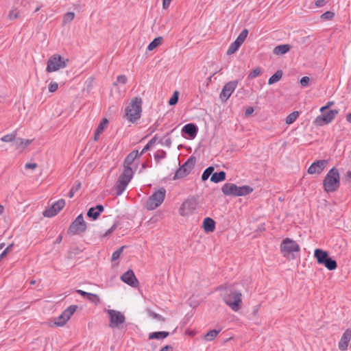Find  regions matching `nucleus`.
<instances>
[{"label": "nucleus", "mask_w": 351, "mask_h": 351, "mask_svg": "<svg viewBox=\"0 0 351 351\" xmlns=\"http://www.w3.org/2000/svg\"><path fill=\"white\" fill-rule=\"evenodd\" d=\"M340 186V176L337 169L332 168L323 180V189L326 193L337 191Z\"/></svg>", "instance_id": "obj_2"}, {"label": "nucleus", "mask_w": 351, "mask_h": 351, "mask_svg": "<svg viewBox=\"0 0 351 351\" xmlns=\"http://www.w3.org/2000/svg\"><path fill=\"white\" fill-rule=\"evenodd\" d=\"M134 172L132 168L123 169V173L119 176L115 186L116 195H121L125 190L128 184L133 177Z\"/></svg>", "instance_id": "obj_6"}, {"label": "nucleus", "mask_w": 351, "mask_h": 351, "mask_svg": "<svg viewBox=\"0 0 351 351\" xmlns=\"http://www.w3.org/2000/svg\"><path fill=\"white\" fill-rule=\"evenodd\" d=\"M78 306L77 305H71L67 307L62 313L63 315L66 317V320H69L73 313L76 311Z\"/></svg>", "instance_id": "obj_29"}, {"label": "nucleus", "mask_w": 351, "mask_h": 351, "mask_svg": "<svg viewBox=\"0 0 351 351\" xmlns=\"http://www.w3.org/2000/svg\"><path fill=\"white\" fill-rule=\"evenodd\" d=\"M68 62L69 59H64L59 54H54L48 59L46 71L51 73L65 68Z\"/></svg>", "instance_id": "obj_9"}, {"label": "nucleus", "mask_w": 351, "mask_h": 351, "mask_svg": "<svg viewBox=\"0 0 351 351\" xmlns=\"http://www.w3.org/2000/svg\"><path fill=\"white\" fill-rule=\"evenodd\" d=\"M68 320H66V317L63 315V313L57 318V321L55 322V324L58 326H64Z\"/></svg>", "instance_id": "obj_47"}, {"label": "nucleus", "mask_w": 351, "mask_h": 351, "mask_svg": "<svg viewBox=\"0 0 351 351\" xmlns=\"http://www.w3.org/2000/svg\"><path fill=\"white\" fill-rule=\"evenodd\" d=\"M237 84H238L237 80L230 81V82H228V83H226L223 86V87L221 91V93L219 95L220 99L222 101L226 102L230 98V97L231 96L232 93L236 89Z\"/></svg>", "instance_id": "obj_15"}, {"label": "nucleus", "mask_w": 351, "mask_h": 351, "mask_svg": "<svg viewBox=\"0 0 351 351\" xmlns=\"http://www.w3.org/2000/svg\"><path fill=\"white\" fill-rule=\"evenodd\" d=\"M248 34V30L247 29H244L241 31V32L239 34L237 39L235 40L236 42L239 43L241 45L243 43L245 40L246 39Z\"/></svg>", "instance_id": "obj_35"}, {"label": "nucleus", "mask_w": 351, "mask_h": 351, "mask_svg": "<svg viewBox=\"0 0 351 351\" xmlns=\"http://www.w3.org/2000/svg\"><path fill=\"white\" fill-rule=\"evenodd\" d=\"M33 140L23 139L21 138H16L14 143L16 149H23L25 147L32 143Z\"/></svg>", "instance_id": "obj_27"}, {"label": "nucleus", "mask_w": 351, "mask_h": 351, "mask_svg": "<svg viewBox=\"0 0 351 351\" xmlns=\"http://www.w3.org/2000/svg\"><path fill=\"white\" fill-rule=\"evenodd\" d=\"M58 84L56 82H51L49 85V91L50 93H54L57 90Z\"/></svg>", "instance_id": "obj_53"}, {"label": "nucleus", "mask_w": 351, "mask_h": 351, "mask_svg": "<svg viewBox=\"0 0 351 351\" xmlns=\"http://www.w3.org/2000/svg\"><path fill=\"white\" fill-rule=\"evenodd\" d=\"M346 121L351 123V112L346 115Z\"/></svg>", "instance_id": "obj_64"}, {"label": "nucleus", "mask_w": 351, "mask_h": 351, "mask_svg": "<svg viewBox=\"0 0 351 351\" xmlns=\"http://www.w3.org/2000/svg\"><path fill=\"white\" fill-rule=\"evenodd\" d=\"M172 0H162V8L167 9Z\"/></svg>", "instance_id": "obj_57"}, {"label": "nucleus", "mask_w": 351, "mask_h": 351, "mask_svg": "<svg viewBox=\"0 0 351 351\" xmlns=\"http://www.w3.org/2000/svg\"><path fill=\"white\" fill-rule=\"evenodd\" d=\"M326 0H316L315 1V5L317 8L323 7L326 4Z\"/></svg>", "instance_id": "obj_56"}, {"label": "nucleus", "mask_w": 351, "mask_h": 351, "mask_svg": "<svg viewBox=\"0 0 351 351\" xmlns=\"http://www.w3.org/2000/svg\"><path fill=\"white\" fill-rule=\"evenodd\" d=\"M195 162V157L191 156L188 160L176 170L173 180H176L187 176L194 168Z\"/></svg>", "instance_id": "obj_8"}, {"label": "nucleus", "mask_w": 351, "mask_h": 351, "mask_svg": "<svg viewBox=\"0 0 351 351\" xmlns=\"http://www.w3.org/2000/svg\"><path fill=\"white\" fill-rule=\"evenodd\" d=\"M221 191L227 196L239 197L250 194L253 188L248 185L238 186L233 183H226L223 185Z\"/></svg>", "instance_id": "obj_3"}, {"label": "nucleus", "mask_w": 351, "mask_h": 351, "mask_svg": "<svg viewBox=\"0 0 351 351\" xmlns=\"http://www.w3.org/2000/svg\"><path fill=\"white\" fill-rule=\"evenodd\" d=\"M262 73L261 69L259 67H256L248 75V79H253L259 76Z\"/></svg>", "instance_id": "obj_46"}, {"label": "nucleus", "mask_w": 351, "mask_h": 351, "mask_svg": "<svg viewBox=\"0 0 351 351\" xmlns=\"http://www.w3.org/2000/svg\"><path fill=\"white\" fill-rule=\"evenodd\" d=\"M104 210V208L102 205L98 204L95 207H91L88 210L87 216L88 217L96 220L100 216V214Z\"/></svg>", "instance_id": "obj_21"}, {"label": "nucleus", "mask_w": 351, "mask_h": 351, "mask_svg": "<svg viewBox=\"0 0 351 351\" xmlns=\"http://www.w3.org/2000/svg\"><path fill=\"white\" fill-rule=\"evenodd\" d=\"M163 144L168 147H170L171 145V139L170 138H167L165 140V141L163 142Z\"/></svg>", "instance_id": "obj_62"}, {"label": "nucleus", "mask_w": 351, "mask_h": 351, "mask_svg": "<svg viewBox=\"0 0 351 351\" xmlns=\"http://www.w3.org/2000/svg\"><path fill=\"white\" fill-rule=\"evenodd\" d=\"M299 114L300 113L298 111H293L291 113H290L286 118V123L288 125L293 123L299 117Z\"/></svg>", "instance_id": "obj_32"}, {"label": "nucleus", "mask_w": 351, "mask_h": 351, "mask_svg": "<svg viewBox=\"0 0 351 351\" xmlns=\"http://www.w3.org/2000/svg\"><path fill=\"white\" fill-rule=\"evenodd\" d=\"M128 78L125 75H120L117 78V82L114 83V85L116 86L117 83H121L122 84H125L127 83Z\"/></svg>", "instance_id": "obj_50"}, {"label": "nucleus", "mask_w": 351, "mask_h": 351, "mask_svg": "<svg viewBox=\"0 0 351 351\" xmlns=\"http://www.w3.org/2000/svg\"><path fill=\"white\" fill-rule=\"evenodd\" d=\"M125 247V245L119 247V249H117L116 251H114L112 255V258H111V261L112 262H114V261L117 260L119 258L121 253L123 252V249Z\"/></svg>", "instance_id": "obj_41"}, {"label": "nucleus", "mask_w": 351, "mask_h": 351, "mask_svg": "<svg viewBox=\"0 0 351 351\" xmlns=\"http://www.w3.org/2000/svg\"><path fill=\"white\" fill-rule=\"evenodd\" d=\"M76 292L80 295L81 296H82L83 298H87V296L88 295V292H86L84 291H82V290H80V289H77L76 290Z\"/></svg>", "instance_id": "obj_59"}, {"label": "nucleus", "mask_w": 351, "mask_h": 351, "mask_svg": "<svg viewBox=\"0 0 351 351\" xmlns=\"http://www.w3.org/2000/svg\"><path fill=\"white\" fill-rule=\"evenodd\" d=\"M328 162L326 160H318L313 162L308 167L307 171L309 174H320L325 169Z\"/></svg>", "instance_id": "obj_18"}, {"label": "nucleus", "mask_w": 351, "mask_h": 351, "mask_svg": "<svg viewBox=\"0 0 351 351\" xmlns=\"http://www.w3.org/2000/svg\"><path fill=\"white\" fill-rule=\"evenodd\" d=\"M335 16V13L332 11H326L321 15L323 20H331Z\"/></svg>", "instance_id": "obj_48"}, {"label": "nucleus", "mask_w": 351, "mask_h": 351, "mask_svg": "<svg viewBox=\"0 0 351 351\" xmlns=\"http://www.w3.org/2000/svg\"><path fill=\"white\" fill-rule=\"evenodd\" d=\"M339 113V110L334 109L328 112H323L317 116L313 121V124L317 126H323L332 122L335 116Z\"/></svg>", "instance_id": "obj_11"}, {"label": "nucleus", "mask_w": 351, "mask_h": 351, "mask_svg": "<svg viewBox=\"0 0 351 351\" xmlns=\"http://www.w3.org/2000/svg\"><path fill=\"white\" fill-rule=\"evenodd\" d=\"M86 298L96 305L100 303V298L97 294L89 293Z\"/></svg>", "instance_id": "obj_40"}, {"label": "nucleus", "mask_w": 351, "mask_h": 351, "mask_svg": "<svg viewBox=\"0 0 351 351\" xmlns=\"http://www.w3.org/2000/svg\"><path fill=\"white\" fill-rule=\"evenodd\" d=\"M300 250L299 245L291 239H285L280 244V251L286 257L293 252H298Z\"/></svg>", "instance_id": "obj_12"}, {"label": "nucleus", "mask_w": 351, "mask_h": 351, "mask_svg": "<svg viewBox=\"0 0 351 351\" xmlns=\"http://www.w3.org/2000/svg\"><path fill=\"white\" fill-rule=\"evenodd\" d=\"M351 340V329L348 328L343 333L338 343V348L341 351H345L348 349L349 343Z\"/></svg>", "instance_id": "obj_19"}, {"label": "nucleus", "mask_w": 351, "mask_h": 351, "mask_svg": "<svg viewBox=\"0 0 351 351\" xmlns=\"http://www.w3.org/2000/svg\"><path fill=\"white\" fill-rule=\"evenodd\" d=\"M147 313H148V315L153 319H158V321L162 322H165V318L164 317H162V315H160L151 310H148Z\"/></svg>", "instance_id": "obj_44"}, {"label": "nucleus", "mask_w": 351, "mask_h": 351, "mask_svg": "<svg viewBox=\"0 0 351 351\" xmlns=\"http://www.w3.org/2000/svg\"><path fill=\"white\" fill-rule=\"evenodd\" d=\"M291 49L290 45L288 44H284V45H280L276 46L274 50L273 53L275 55L280 56V55H284L289 52Z\"/></svg>", "instance_id": "obj_24"}, {"label": "nucleus", "mask_w": 351, "mask_h": 351, "mask_svg": "<svg viewBox=\"0 0 351 351\" xmlns=\"http://www.w3.org/2000/svg\"><path fill=\"white\" fill-rule=\"evenodd\" d=\"M254 112V108L252 107H249L246 109L245 112V116H249L250 114H252Z\"/></svg>", "instance_id": "obj_61"}, {"label": "nucleus", "mask_w": 351, "mask_h": 351, "mask_svg": "<svg viewBox=\"0 0 351 351\" xmlns=\"http://www.w3.org/2000/svg\"><path fill=\"white\" fill-rule=\"evenodd\" d=\"M108 124V120L106 118H104L99 123L98 127L97 128L95 132L94 140L97 141L100 134L103 132L104 129L106 128Z\"/></svg>", "instance_id": "obj_25"}, {"label": "nucleus", "mask_w": 351, "mask_h": 351, "mask_svg": "<svg viewBox=\"0 0 351 351\" xmlns=\"http://www.w3.org/2000/svg\"><path fill=\"white\" fill-rule=\"evenodd\" d=\"M166 155L167 153L165 151L159 149L154 154V159L156 162H159L160 160L165 158Z\"/></svg>", "instance_id": "obj_42"}, {"label": "nucleus", "mask_w": 351, "mask_h": 351, "mask_svg": "<svg viewBox=\"0 0 351 351\" xmlns=\"http://www.w3.org/2000/svg\"><path fill=\"white\" fill-rule=\"evenodd\" d=\"M162 41V37L159 36L156 38H154L148 45L147 49L149 51H152L154 49H156L157 47H158Z\"/></svg>", "instance_id": "obj_31"}, {"label": "nucleus", "mask_w": 351, "mask_h": 351, "mask_svg": "<svg viewBox=\"0 0 351 351\" xmlns=\"http://www.w3.org/2000/svg\"><path fill=\"white\" fill-rule=\"evenodd\" d=\"M182 134H187L191 139H193L198 132V128L195 123H187L182 129Z\"/></svg>", "instance_id": "obj_20"}, {"label": "nucleus", "mask_w": 351, "mask_h": 351, "mask_svg": "<svg viewBox=\"0 0 351 351\" xmlns=\"http://www.w3.org/2000/svg\"><path fill=\"white\" fill-rule=\"evenodd\" d=\"M197 207V200L195 197L186 199L181 205L179 213L182 216H187L193 213Z\"/></svg>", "instance_id": "obj_14"}, {"label": "nucleus", "mask_w": 351, "mask_h": 351, "mask_svg": "<svg viewBox=\"0 0 351 351\" xmlns=\"http://www.w3.org/2000/svg\"><path fill=\"white\" fill-rule=\"evenodd\" d=\"M219 290L221 291V297L225 304L233 311H238L242 307V293L236 290L233 285H221Z\"/></svg>", "instance_id": "obj_1"}, {"label": "nucleus", "mask_w": 351, "mask_h": 351, "mask_svg": "<svg viewBox=\"0 0 351 351\" xmlns=\"http://www.w3.org/2000/svg\"><path fill=\"white\" fill-rule=\"evenodd\" d=\"M140 154L138 153V150H134L131 152L125 158L123 162V168H131V165L133 163L134 160L137 158L141 156Z\"/></svg>", "instance_id": "obj_22"}, {"label": "nucleus", "mask_w": 351, "mask_h": 351, "mask_svg": "<svg viewBox=\"0 0 351 351\" xmlns=\"http://www.w3.org/2000/svg\"><path fill=\"white\" fill-rule=\"evenodd\" d=\"M37 164L36 163H30V162H28L27 164H25V169H35L37 167Z\"/></svg>", "instance_id": "obj_58"}, {"label": "nucleus", "mask_w": 351, "mask_h": 351, "mask_svg": "<svg viewBox=\"0 0 351 351\" xmlns=\"http://www.w3.org/2000/svg\"><path fill=\"white\" fill-rule=\"evenodd\" d=\"M13 247V244L9 245L1 253V255L5 257L11 250Z\"/></svg>", "instance_id": "obj_55"}, {"label": "nucleus", "mask_w": 351, "mask_h": 351, "mask_svg": "<svg viewBox=\"0 0 351 351\" xmlns=\"http://www.w3.org/2000/svg\"><path fill=\"white\" fill-rule=\"evenodd\" d=\"M75 17V13L73 12H68L64 14L63 23H67L73 20Z\"/></svg>", "instance_id": "obj_45"}, {"label": "nucleus", "mask_w": 351, "mask_h": 351, "mask_svg": "<svg viewBox=\"0 0 351 351\" xmlns=\"http://www.w3.org/2000/svg\"><path fill=\"white\" fill-rule=\"evenodd\" d=\"M16 132L8 134L1 137V141L5 143L14 142L16 139Z\"/></svg>", "instance_id": "obj_37"}, {"label": "nucleus", "mask_w": 351, "mask_h": 351, "mask_svg": "<svg viewBox=\"0 0 351 351\" xmlns=\"http://www.w3.org/2000/svg\"><path fill=\"white\" fill-rule=\"evenodd\" d=\"M157 140V136H154L147 143V145L144 147V148L142 149L141 152L140 153V155H143L144 153H145L147 151H148L151 147L152 146L153 144H154L156 143Z\"/></svg>", "instance_id": "obj_39"}, {"label": "nucleus", "mask_w": 351, "mask_h": 351, "mask_svg": "<svg viewBox=\"0 0 351 351\" xmlns=\"http://www.w3.org/2000/svg\"><path fill=\"white\" fill-rule=\"evenodd\" d=\"M179 99V92L176 90L173 92L172 96L169 99L168 104L169 106H174L178 102Z\"/></svg>", "instance_id": "obj_38"}, {"label": "nucleus", "mask_w": 351, "mask_h": 351, "mask_svg": "<svg viewBox=\"0 0 351 351\" xmlns=\"http://www.w3.org/2000/svg\"><path fill=\"white\" fill-rule=\"evenodd\" d=\"M282 70H278L274 75H272L269 80L268 84L271 85L277 82H278L282 77Z\"/></svg>", "instance_id": "obj_30"}, {"label": "nucleus", "mask_w": 351, "mask_h": 351, "mask_svg": "<svg viewBox=\"0 0 351 351\" xmlns=\"http://www.w3.org/2000/svg\"><path fill=\"white\" fill-rule=\"evenodd\" d=\"M166 195V190L165 188H160L156 191L151 196L149 197L146 208L149 210H152L158 208L163 202Z\"/></svg>", "instance_id": "obj_7"}, {"label": "nucleus", "mask_w": 351, "mask_h": 351, "mask_svg": "<svg viewBox=\"0 0 351 351\" xmlns=\"http://www.w3.org/2000/svg\"><path fill=\"white\" fill-rule=\"evenodd\" d=\"M226 173L223 171L219 172H213L210 177V181L214 183H218L226 180Z\"/></svg>", "instance_id": "obj_26"}, {"label": "nucleus", "mask_w": 351, "mask_h": 351, "mask_svg": "<svg viewBox=\"0 0 351 351\" xmlns=\"http://www.w3.org/2000/svg\"><path fill=\"white\" fill-rule=\"evenodd\" d=\"M216 223L210 217H206L204 219L202 227L206 232H212L215 229Z\"/></svg>", "instance_id": "obj_23"}, {"label": "nucleus", "mask_w": 351, "mask_h": 351, "mask_svg": "<svg viewBox=\"0 0 351 351\" xmlns=\"http://www.w3.org/2000/svg\"><path fill=\"white\" fill-rule=\"evenodd\" d=\"M334 104V101H328L326 106H322L320 108V112H325V110L329 109L332 105Z\"/></svg>", "instance_id": "obj_54"}, {"label": "nucleus", "mask_w": 351, "mask_h": 351, "mask_svg": "<svg viewBox=\"0 0 351 351\" xmlns=\"http://www.w3.org/2000/svg\"><path fill=\"white\" fill-rule=\"evenodd\" d=\"M314 256L319 265H323L328 270H335L337 267V261L329 256L327 251L317 248L314 251Z\"/></svg>", "instance_id": "obj_5"}, {"label": "nucleus", "mask_w": 351, "mask_h": 351, "mask_svg": "<svg viewBox=\"0 0 351 351\" xmlns=\"http://www.w3.org/2000/svg\"><path fill=\"white\" fill-rule=\"evenodd\" d=\"M310 78L308 76H304L300 79V84L302 87H306L309 84Z\"/></svg>", "instance_id": "obj_52"}, {"label": "nucleus", "mask_w": 351, "mask_h": 351, "mask_svg": "<svg viewBox=\"0 0 351 351\" xmlns=\"http://www.w3.org/2000/svg\"><path fill=\"white\" fill-rule=\"evenodd\" d=\"M241 46V45L239 43H238L237 42H236L234 40L232 43L230 44V45L227 51V54L228 55L233 54L239 49V47Z\"/></svg>", "instance_id": "obj_36"}, {"label": "nucleus", "mask_w": 351, "mask_h": 351, "mask_svg": "<svg viewBox=\"0 0 351 351\" xmlns=\"http://www.w3.org/2000/svg\"><path fill=\"white\" fill-rule=\"evenodd\" d=\"M86 230V223L84 220L82 214L79 215L71 223L68 229V233L73 235L80 234Z\"/></svg>", "instance_id": "obj_10"}, {"label": "nucleus", "mask_w": 351, "mask_h": 351, "mask_svg": "<svg viewBox=\"0 0 351 351\" xmlns=\"http://www.w3.org/2000/svg\"><path fill=\"white\" fill-rule=\"evenodd\" d=\"M215 168L213 166H210L207 167L203 172L202 175V180L206 181L208 179L210 176H212L213 172L214 171Z\"/></svg>", "instance_id": "obj_34"}, {"label": "nucleus", "mask_w": 351, "mask_h": 351, "mask_svg": "<svg viewBox=\"0 0 351 351\" xmlns=\"http://www.w3.org/2000/svg\"><path fill=\"white\" fill-rule=\"evenodd\" d=\"M107 313L109 315L110 323L109 326L112 328H120V324L125 322V317L123 314L120 311L109 309L107 310Z\"/></svg>", "instance_id": "obj_13"}, {"label": "nucleus", "mask_w": 351, "mask_h": 351, "mask_svg": "<svg viewBox=\"0 0 351 351\" xmlns=\"http://www.w3.org/2000/svg\"><path fill=\"white\" fill-rule=\"evenodd\" d=\"M142 99L134 97L125 109V116L131 122L134 123L141 118L142 112Z\"/></svg>", "instance_id": "obj_4"}, {"label": "nucleus", "mask_w": 351, "mask_h": 351, "mask_svg": "<svg viewBox=\"0 0 351 351\" xmlns=\"http://www.w3.org/2000/svg\"><path fill=\"white\" fill-rule=\"evenodd\" d=\"M121 280L132 287L136 288L139 285V282L132 269H128L126 272L122 274Z\"/></svg>", "instance_id": "obj_17"}, {"label": "nucleus", "mask_w": 351, "mask_h": 351, "mask_svg": "<svg viewBox=\"0 0 351 351\" xmlns=\"http://www.w3.org/2000/svg\"><path fill=\"white\" fill-rule=\"evenodd\" d=\"M169 335V332L158 331L149 333V339H163Z\"/></svg>", "instance_id": "obj_28"}, {"label": "nucleus", "mask_w": 351, "mask_h": 351, "mask_svg": "<svg viewBox=\"0 0 351 351\" xmlns=\"http://www.w3.org/2000/svg\"><path fill=\"white\" fill-rule=\"evenodd\" d=\"M62 240V235H59L57 239H56V241L55 243H60Z\"/></svg>", "instance_id": "obj_63"}, {"label": "nucleus", "mask_w": 351, "mask_h": 351, "mask_svg": "<svg viewBox=\"0 0 351 351\" xmlns=\"http://www.w3.org/2000/svg\"><path fill=\"white\" fill-rule=\"evenodd\" d=\"M80 187H81V182H77V183L75 185H74L71 187V190L69 191V192L68 193V197L69 198L73 197L74 194L80 190Z\"/></svg>", "instance_id": "obj_43"}, {"label": "nucleus", "mask_w": 351, "mask_h": 351, "mask_svg": "<svg viewBox=\"0 0 351 351\" xmlns=\"http://www.w3.org/2000/svg\"><path fill=\"white\" fill-rule=\"evenodd\" d=\"M160 351H173V347L169 345H167L162 347Z\"/></svg>", "instance_id": "obj_60"}, {"label": "nucleus", "mask_w": 351, "mask_h": 351, "mask_svg": "<svg viewBox=\"0 0 351 351\" xmlns=\"http://www.w3.org/2000/svg\"><path fill=\"white\" fill-rule=\"evenodd\" d=\"M65 206V201L60 199L53 203L51 207L47 208L43 212V215L47 217H52L56 215Z\"/></svg>", "instance_id": "obj_16"}, {"label": "nucleus", "mask_w": 351, "mask_h": 351, "mask_svg": "<svg viewBox=\"0 0 351 351\" xmlns=\"http://www.w3.org/2000/svg\"><path fill=\"white\" fill-rule=\"evenodd\" d=\"M117 223H114L112 226L111 228H110L104 234L101 235V237H104L111 234L114 232V230L117 228Z\"/></svg>", "instance_id": "obj_51"}, {"label": "nucleus", "mask_w": 351, "mask_h": 351, "mask_svg": "<svg viewBox=\"0 0 351 351\" xmlns=\"http://www.w3.org/2000/svg\"><path fill=\"white\" fill-rule=\"evenodd\" d=\"M19 15V12L17 11L16 8H13L10 11L8 17L10 20H14L17 19Z\"/></svg>", "instance_id": "obj_49"}, {"label": "nucleus", "mask_w": 351, "mask_h": 351, "mask_svg": "<svg viewBox=\"0 0 351 351\" xmlns=\"http://www.w3.org/2000/svg\"><path fill=\"white\" fill-rule=\"evenodd\" d=\"M220 331H221L220 329L219 330H216V329L211 330L208 331L205 335L204 339L206 341H212L217 337V335L219 333Z\"/></svg>", "instance_id": "obj_33"}]
</instances>
